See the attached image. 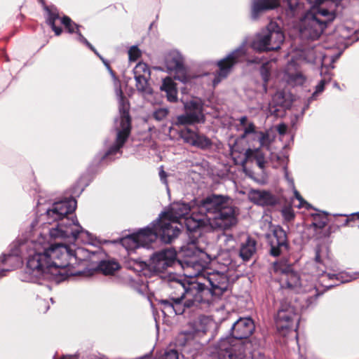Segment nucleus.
<instances>
[{
    "label": "nucleus",
    "mask_w": 359,
    "mask_h": 359,
    "mask_svg": "<svg viewBox=\"0 0 359 359\" xmlns=\"http://www.w3.org/2000/svg\"><path fill=\"white\" fill-rule=\"evenodd\" d=\"M325 80H321L320 82L318 83V85L316 86V91L313 94V97H315L318 94L320 93L323 89L325 86Z\"/></svg>",
    "instance_id": "8fccbe9b"
},
{
    "label": "nucleus",
    "mask_w": 359,
    "mask_h": 359,
    "mask_svg": "<svg viewBox=\"0 0 359 359\" xmlns=\"http://www.w3.org/2000/svg\"><path fill=\"white\" fill-rule=\"evenodd\" d=\"M245 157L247 159L255 158L258 160L259 157H264V154L261 152L259 149H248L245 151Z\"/></svg>",
    "instance_id": "ea45409f"
},
{
    "label": "nucleus",
    "mask_w": 359,
    "mask_h": 359,
    "mask_svg": "<svg viewBox=\"0 0 359 359\" xmlns=\"http://www.w3.org/2000/svg\"><path fill=\"white\" fill-rule=\"evenodd\" d=\"M255 330L250 318H240L231 327L232 336L222 339L216 348L218 359H250L246 352L248 344L242 339L249 337Z\"/></svg>",
    "instance_id": "20e7f679"
},
{
    "label": "nucleus",
    "mask_w": 359,
    "mask_h": 359,
    "mask_svg": "<svg viewBox=\"0 0 359 359\" xmlns=\"http://www.w3.org/2000/svg\"><path fill=\"white\" fill-rule=\"evenodd\" d=\"M283 215L284 218L287 221L291 220L294 217V213L290 208L284 209L283 210Z\"/></svg>",
    "instance_id": "09e8293b"
},
{
    "label": "nucleus",
    "mask_w": 359,
    "mask_h": 359,
    "mask_svg": "<svg viewBox=\"0 0 359 359\" xmlns=\"http://www.w3.org/2000/svg\"><path fill=\"white\" fill-rule=\"evenodd\" d=\"M326 287H332V285H327Z\"/></svg>",
    "instance_id": "6e6d98bb"
},
{
    "label": "nucleus",
    "mask_w": 359,
    "mask_h": 359,
    "mask_svg": "<svg viewBox=\"0 0 359 359\" xmlns=\"http://www.w3.org/2000/svg\"><path fill=\"white\" fill-rule=\"evenodd\" d=\"M128 267L140 276H149L153 273L150 264L142 261L132 260L128 263Z\"/></svg>",
    "instance_id": "cd10ccee"
},
{
    "label": "nucleus",
    "mask_w": 359,
    "mask_h": 359,
    "mask_svg": "<svg viewBox=\"0 0 359 359\" xmlns=\"http://www.w3.org/2000/svg\"><path fill=\"white\" fill-rule=\"evenodd\" d=\"M60 359H77L76 355H63Z\"/></svg>",
    "instance_id": "864d4df0"
},
{
    "label": "nucleus",
    "mask_w": 359,
    "mask_h": 359,
    "mask_svg": "<svg viewBox=\"0 0 359 359\" xmlns=\"http://www.w3.org/2000/svg\"><path fill=\"white\" fill-rule=\"evenodd\" d=\"M107 68L115 81V91L119 104L120 119L116 120V138L114 145L109 149L107 155L116 154L123 146L130 133V118L128 114L129 104L123 96L119 81L114 76L109 65Z\"/></svg>",
    "instance_id": "423d86ee"
},
{
    "label": "nucleus",
    "mask_w": 359,
    "mask_h": 359,
    "mask_svg": "<svg viewBox=\"0 0 359 359\" xmlns=\"http://www.w3.org/2000/svg\"><path fill=\"white\" fill-rule=\"evenodd\" d=\"M285 177L290 185L292 187L294 197L298 201V204H294V205L298 208H305L306 209H309L311 208V205L304 201L299 193L294 189V182L288 177L287 173L285 174Z\"/></svg>",
    "instance_id": "72a5a7b5"
},
{
    "label": "nucleus",
    "mask_w": 359,
    "mask_h": 359,
    "mask_svg": "<svg viewBox=\"0 0 359 359\" xmlns=\"http://www.w3.org/2000/svg\"><path fill=\"white\" fill-rule=\"evenodd\" d=\"M273 102L278 106L287 108L290 105V95L284 92H277L273 97Z\"/></svg>",
    "instance_id": "2f4dec72"
},
{
    "label": "nucleus",
    "mask_w": 359,
    "mask_h": 359,
    "mask_svg": "<svg viewBox=\"0 0 359 359\" xmlns=\"http://www.w3.org/2000/svg\"><path fill=\"white\" fill-rule=\"evenodd\" d=\"M48 11V17L47 18L48 23L51 26L53 30L55 32L57 36L60 35L62 32V29L60 27L55 26V20L59 18L58 14L52 12L49 10Z\"/></svg>",
    "instance_id": "4c0bfd02"
},
{
    "label": "nucleus",
    "mask_w": 359,
    "mask_h": 359,
    "mask_svg": "<svg viewBox=\"0 0 359 359\" xmlns=\"http://www.w3.org/2000/svg\"><path fill=\"white\" fill-rule=\"evenodd\" d=\"M338 54L336 56L330 55L328 53H321L318 50L313 48L308 50L306 52H303L301 54V58L307 62H317L318 60L322 65H325L327 61L334 62L339 56Z\"/></svg>",
    "instance_id": "aec40b11"
},
{
    "label": "nucleus",
    "mask_w": 359,
    "mask_h": 359,
    "mask_svg": "<svg viewBox=\"0 0 359 359\" xmlns=\"http://www.w3.org/2000/svg\"><path fill=\"white\" fill-rule=\"evenodd\" d=\"M180 256L184 258V260H194V259H203L208 258V260L215 259L216 254L205 252L198 250L195 243H189L181 248L180 252Z\"/></svg>",
    "instance_id": "a211bd4d"
},
{
    "label": "nucleus",
    "mask_w": 359,
    "mask_h": 359,
    "mask_svg": "<svg viewBox=\"0 0 359 359\" xmlns=\"http://www.w3.org/2000/svg\"><path fill=\"white\" fill-rule=\"evenodd\" d=\"M267 238L271 246V254L273 256H278L284 250H287L286 233L280 226L274 227L272 233L269 234Z\"/></svg>",
    "instance_id": "dca6fc26"
},
{
    "label": "nucleus",
    "mask_w": 359,
    "mask_h": 359,
    "mask_svg": "<svg viewBox=\"0 0 359 359\" xmlns=\"http://www.w3.org/2000/svg\"><path fill=\"white\" fill-rule=\"evenodd\" d=\"M168 114V110L166 108H160L154 112V117L158 121L164 119Z\"/></svg>",
    "instance_id": "37998d69"
},
{
    "label": "nucleus",
    "mask_w": 359,
    "mask_h": 359,
    "mask_svg": "<svg viewBox=\"0 0 359 359\" xmlns=\"http://www.w3.org/2000/svg\"><path fill=\"white\" fill-rule=\"evenodd\" d=\"M141 56L140 50L135 46H132L128 50L130 61H136Z\"/></svg>",
    "instance_id": "a19ab883"
},
{
    "label": "nucleus",
    "mask_w": 359,
    "mask_h": 359,
    "mask_svg": "<svg viewBox=\"0 0 359 359\" xmlns=\"http://www.w3.org/2000/svg\"><path fill=\"white\" fill-rule=\"evenodd\" d=\"M161 89L166 93L167 99L169 102H175L177 100V88L171 78L166 77L163 79Z\"/></svg>",
    "instance_id": "bb28decb"
},
{
    "label": "nucleus",
    "mask_w": 359,
    "mask_h": 359,
    "mask_svg": "<svg viewBox=\"0 0 359 359\" xmlns=\"http://www.w3.org/2000/svg\"><path fill=\"white\" fill-rule=\"evenodd\" d=\"M159 177H160L161 182L165 185L166 189H167L168 192L169 193L170 190H169V187H168V182H167V179H166L167 174L163 170V168L162 166L160 168Z\"/></svg>",
    "instance_id": "de8ad7c7"
},
{
    "label": "nucleus",
    "mask_w": 359,
    "mask_h": 359,
    "mask_svg": "<svg viewBox=\"0 0 359 359\" xmlns=\"http://www.w3.org/2000/svg\"><path fill=\"white\" fill-rule=\"evenodd\" d=\"M214 324L212 318L208 316H200L193 322V328L196 332H205Z\"/></svg>",
    "instance_id": "c756f323"
},
{
    "label": "nucleus",
    "mask_w": 359,
    "mask_h": 359,
    "mask_svg": "<svg viewBox=\"0 0 359 359\" xmlns=\"http://www.w3.org/2000/svg\"><path fill=\"white\" fill-rule=\"evenodd\" d=\"M336 17L334 8L327 9L320 7L307 12L301 20L299 31L304 38L316 39L322 34L327 23Z\"/></svg>",
    "instance_id": "39448f33"
},
{
    "label": "nucleus",
    "mask_w": 359,
    "mask_h": 359,
    "mask_svg": "<svg viewBox=\"0 0 359 359\" xmlns=\"http://www.w3.org/2000/svg\"><path fill=\"white\" fill-rule=\"evenodd\" d=\"M161 222V233L163 241L171 242L176 238L184 224L189 231L199 227L207 229H226L236 224L235 210L230 200L221 195H211L191 203L177 202L158 219Z\"/></svg>",
    "instance_id": "f03ea898"
},
{
    "label": "nucleus",
    "mask_w": 359,
    "mask_h": 359,
    "mask_svg": "<svg viewBox=\"0 0 359 359\" xmlns=\"http://www.w3.org/2000/svg\"><path fill=\"white\" fill-rule=\"evenodd\" d=\"M248 197L251 201L259 205H267L274 202L272 195L266 191L251 190Z\"/></svg>",
    "instance_id": "b1692460"
},
{
    "label": "nucleus",
    "mask_w": 359,
    "mask_h": 359,
    "mask_svg": "<svg viewBox=\"0 0 359 359\" xmlns=\"http://www.w3.org/2000/svg\"><path fill=\"white\" fill-rule=\"evenodd\" d=\"M165 66L168 71L175 72L177 74H182V76L177 75L175 76L176 79H178L183 83L188 81L187 77L184 75V70L183 67V60L182 55L176 51H173L168 54L165 57Z\"/></svg>",
    "instance_id": "f3484780"
},
{
    "label": "nucleus",
    "mask_w": 359,
    "mask_h": 359,
    "mask_svg": "<svg viewBox=\"0 0 359 359\" xmlns=\"http://www.w3.org/2000/svg\"><path fill=\"white\" fill-rule=\"evenodd\" d=\"M184 107L186 113L177 117L175 125H191L204 121L203 103L200 99H193L184 102Z\"/></svg>",
    "instance_id": "9d476101"
},
{
    "label": "nucleus",
    "mask_w": 359,
    "mask_h": 359,
    "mask_svg": "<svg viewBox=\"0 0 359 359\" xmlns=\"http://www.w3.org/2000/svg\"><path fill=\"white\" fill-rule=\"evenodd\" d=\"M283 79L292 86L302 85L306 79L302 73L297 68L294 62H290L284 72Z\"/></svg>",
    "instance_id": "4be33fe9"
},
{
    "label": "nucleus",
    "mask_w": 359,
    "mask_h": 359,
    "mask_svg": "<svg viewBox=\"0 0 359 359\" xmlns=\"http://www.w3.org/2000/svg\"><path fill=\"white\" fill-rule=\"evenodd\" d=\"M256 161H257V163L258 166L260 168H263L264 167V165H265L264 157H259L258 160H256Z\"/></svg>",
    "instance_id": "603ef678"
},
{
    "label": "nucleus",
    "mask_w": 359,
    "mask_h": 359,
    "mask_svg": "<svg viewBox=\"0 0 359 359\" xmlns=\"http://www.w3.org/2000/svg\"><path fill=\"white\" fill-rule=\"evenodd\" d=\"M222 241L224 242L222 250L230 252L235 249L236 241L231 235H224Z\"/></svg>",
    "instance_id": "e433bc0d"
},
{
    "label": "nucleus",
    "mask_w": 359,
    "mask_h": 359,
    "mask_svg": "<svg viewBox=\"0 0 359 359\" xmlns=\"http://www.w3.org/2000/svg\"><path fill=\"white\" fill-rule=\"evenodd\" d=\"M203 280L210 286L209 290L214 300L226 291L229 286V280L226 275L218 271L207 272Z\"/></svg>",
    "instance_id": "ddd939ff"
},
{
    "label": "nucleus",
    "mask_w": 359,
    "mask_h": 359,
    "mask_svg": "<svg viewBox=\"0 0 359 359\" xmlns=\"http://www.w3.org/2000/svg\"><path fill=\"white\" fill-rule=\"evenodd\" d=\"M76 201L74 198L55 203L44 215L34 219L29 226L32 236L29 240L19 244V249L13 250L0 257L4 268L0 269V276L5 271H11L22 264L20 254L29 250L26 274L27 281L45 278L60 282L69 276L79 274L76 268L88 261L93 254L83 248H73L65 244L50 245L43 236L48 233L53 239H70L90 236L75 219H70L67 215L74 212Z\"/></svg>",
    "instance_id": "f257e3e1"
},
{
    "label": "nucleus",
    "mask_w": 359,
    "mask_h": 359,
    "mask_svg": "<svg viewBox=\"0 0 359 359\" xmlns=\"http://www.w3.org/2000/svg\"><path fill=\"white\" fill-rule=\"evenodd\" d=\"M251 46L254 50L257 51H269L266 29L255 35L251 43Z\"/></svg>",
    "instance_id": "393cba45"
},
{
    "label": "nucleus",
    "mask_w": 359,
    "mask_h": 359,
    "mask_svg": "<svg viewBox=\"0 0 359 359\" xmlns=\"http://www.w3.org/2000/svg\"><path fill=\"white\" fill-rule=\"evenodd\" d=\"M269 65L270 63L267 62L263 65L261 68V75L265 83L269 79Z\"/></svg>",
    "instance_id": "a18cd8bd"
},
{
    "label": "nucleus",
    "mask_w": 359,
    "mask_h": 359,
    "mask_svg": "<svg viewBox=\"0 0 359 359\" xmlns=\"http://www.w3.org/2000/svg\"><path fill=\"white\" fill-rule=\"evenodd\" d=\"M256 252V241L248 238L246 241L242 243L240 249V257L244 260H249Z\"/></svg>",
    "instance_id": "a878e982"
},
{
    "label": "nucleus",
    "mask_w": 359,
    "mask_h": 359,
    "mask_svg": "<svg viewBox=\"0 0 359 359\" xmlns=\"http://www.w3.org/2000/svg\"><path fill=\"white\" fill-rule=\"evenodd\" d=\"M135 77H150V70L147 64L139 62L133 69Z\"/></svg>",
    "instance_id": "f704fd0d"
},
{
    "label": "nucleus",
    "mask_w": 359,
    "mask_h": 359,
    "mask_svg": "<svg viewBox=\"0 0 359 359\" xmlns=\"http://www.w3.org/2000/svg\"><path fill=\"white\" fill-rule=\"evenodd\" d=\"M161 222L157 219L151 224L150 226L142 229L137 233L126 236L121 239L122 245L128 251L134 250L138 248H149L150 245L156 241L158 236L161 237Z\"/></svg>",
    "instance_id": "0eeeda50"
},
{
    "label": "nucleus",
    "mask_w": 359,
    "mask_h": 359,
    "mask_svg": "<svg viewBox=\"0 0 359 359\" xmlns=\"http://www.w3.org/2000/svg\"><path fill=\"white\" fill-rule=\"evenodd\" d=\"M281 270L280 281L287 287L296 290L297 292H310L316 289V285L309 283L306 275L299 276L290 266H285Z\"/></svg>",
    "instance_id": "6e6552de"
},
{
    "label": "nucleus",
    "mask_w": 359,
    "mask_h": 359,
    "mask_svg": "<svg viewBox=\"0 0 359 359\" xmlns=\"http://www.w3.org/2000/svg\"><path fill=\"white\" fill-rule=\"evenodd\" d=\"M18 243V241L15 243H13V245L15 246Z\"/></svg>",
    "instance_id": "4d7b16f0"
},
{
    "label": "nucleus",
    "mask_w": 359,
    "mask_h": 359,
    "mask_svg": "<svg viewBox=\"0 0 359 359\" xmlns=\"http://www.w3.org/2000/svg\"><path fill=\"white\" fill-rule=\"evenodd\" d=\"M176 252L172 249H165L155 253L150 259L153 272L160 273L172 265H177Z\"/></svg>",
    "instance_id": "f8f14e48"
},
{
    "label": "nucleus",
    "mask_w": 359,
    "mask_h": 359,
    "mask_svg": "<svg viewBox=\"0 0 359 359\" xmlns=\"http://www.w3.org/2000/svg\"><path fill=\"white\" fill-rule=\"evenodd\" d=\"M161 359H179L178 353L175 350L168 351L164 353Z\"/></svg>",
    "instance_id": "49530a36"
},
{
    "label": "nucleus",
    "mask_w": 359,
    "mask_h": 359,
    "mask_svg": "<svg viewBox=\"0 0 359 359\" xmlns=\"http://www.w3.org/2000/svg\"><path fill=\"white\" fill-rule=\"evenodd\" d=\"M277 129L280 135H283L287 131V126L285 124H280L278 126Z\"/></svg>",
    "instance_id": "3c124183"
},
{
    "label": "nucleus",
    "mask_w": 359,
    "mask_h": 359,
    "mask_svg": "<svg viewBox=\"0 0 359 359\" xmlns=\"http://www.w3.org/2000/svg\"><path fill=\"white\" fill-rule=\"evenodd\" d=\"M245 53V50L242 46L231 53L226 57L218 62V75L213 80V84L215 86L218 84L221 79L226 77L232 67L240 60V58L243 56Z\"/></svg>",
    "instance_id": "4468645a"
},
{
    "label": "nucleus",
    "mask_w": 359,
    "mask_h": 359,
    "mask_svg": "<svg viewBox=\"0 0 359 359\" xmlns=\"http://www.w3.org/2000/svg\"><path fill=\"white\" fill-rule=\"evenodd\" d=\"M180 290H183L181 296L163 299L161 303L163 313L182 314L186 309L200 308L204 310L217 309L215 300L211 296L206 283L199 280L178 281L172 283Z\"/></svg>",
    "instance_id": "7ed1b4c3"
},
{
    "label": "nucleus",
    "mask_w": 359,
    "mask_h": 359,
    "mask_svg": "<svg viewBox=\"0 0 359 359\" xmlns=\"http://www.w3.org/2000/svg\"><path fill=\"white\" fill-rule=\"evenodd\" d=\"M254 140H257L259 142L260 147H262L268 148L271 143L269 134L262 131H258V133H255Z\"/></svg>",
    "instance_id": "c9c22d12"
},
{
    "label": "nucleus",
    "mask_w": 359,
    "mask_h": 359,
    "mask_svg": "<svg viewBox=\"0 0 359 359\" xmlns=\"http://www.w3.org/2000/svg\"><path fill=\"white\" fill-rule=\"evenodd\" d=\"M266 29L269 51L279 49L285 39L283 32L274 23L269 24Z\"/></svg>",
    "instance_id": "412c9836"
},
{
    "label": "nucleus",
    "mask_w": 359,
    "mask_h": 359,
    "mask_svg": "<svg viewBox=\"0 0 359 359\" xmlns=\"http://www.w3.org/2000/svg\"><path fill=\"white\" fill-rule=\"evenodd\" d=\"M120 268L119 264L113 260L102 262L99 265V269L104 275H111Z\"/></svg>",
    "instance_id": "7c9ffc66"
},
{
    "label": "nucleus",
    "mask_w": 359,
    "mask_h": 359,
    "mask_svg": "<svg viewBox=\"0 0 359 359\" xmlns=\"http://www.w3.org/2000/svg\"><path fill=\"white\" fill-rule=\"evenodd\" d=\"M61 22L65 26V27L68 29L69 32L72 33L76 32L78 34V40L82 43H86L88 47L90 48L93 50L95 52L93 47L90 43L82 36V34L79 32V27L77 25L72 22L71 19L67 16H64L61 19Z\"/></svg>",
    "instance_id": "c85d7f7f"
},
{
    "label": "nucleus",
    "mask_w": 359,
    "mask_h": 359,
    "mask_svg": "<svg viewBox=\"0 0 359 359\" xmlns=\"http://www.w3.org/2000/svg\"><path fill=\"white\" fill-rule=\"evenodd\" d=\"M180 136L185 143L201 149H208L212 145L210 138L189 128L182 129L180 132Z\"/></svg>",
    "instance_id": "2eb2a0df"
},
{
    "label": "nucleus",
    "mask_w": 359,
    "mask_h": 359,
    "mask_svg": "<svg viewBox=\"0 0 359 359\" xmlns=\"http://www.w3.org/2000/svg\"><path fill=\"white\" fill-rule=\"evenodd\" d=\"M136 81V88L138 91L141 92L144 95L151 94L152 90L148 83V79L149 77H135Z\"/></svg>",
    "instance_id": "473e14b6"
},
{
    "label": "nucleus",
    "mask_w": 359,
    "mask_h": 359,
    "mask_svg": "<svg viewBox=\"0 0 359 359\" xmlns=\"http://www.w3.org/2000/svg\"><path fill=\"white\" fill-rule=\"evenodd\" d=\"M244 133L242 135V137H246L248 135H252V138H255V133H258V131H255V127L253 123H249L243 126Z\"/></svg>",
    "instance_id": "79ce46f5"
},
{
    "label": "nucleus",
    "mask_w": 359,
    "mask_h": 359,
    "mask_svg": "<svg viewBox=\"0 0 359 359\" xmlns=\"http://www.w3.org/2000/svg\"><path fill=\"white\" fill-rule=\"evenodd\" d=\"M210 260L194 259V260L179 261L177 265L182 268L185 280H199L203 281L206 276L207 271H205L206 265Z\"/></svg>",
    "instance_id": "9b49d317"
},
{
    "label": "nucleus",
    "mask_w": 359,
    "mask_h": 359,
    "mask_svg": "<svg viewBox=\"0 0 359 359\" xmlns=\"http://www.w3.org/2000/svg\"><path fill=\"white\" fill-rule=\"evenodd\" d=\"M296 316L294 309L287 304H282L278 311L276 323L278 329H288L291 327V321Z\"/></svg>",
    "instance_id": "6ab92c4d"
},
{
    "label": "nucleus",
    "mask_w": 359,
    "mask_h": 359,
    "mask_svg": "<svg viewBox=\"0 0 359 359\" xmlns=\"http://www.w3.org/2000/svg\"><path fill=\"white\" fill-rule=\"evenodd\" d=\"M240 122L243 126H245L247 123V118L245 116L241 117L240 119Z\"/></svg>",
    "instance_id": "5fc2aeb1"
},
{
    "label": "nucleus",
    "mask_w": 359,
    "mask_h": 359,
    "mask_svg": "<svg viewBox=\"0 0 359 359\" xmlns=\"http://www.w3.org/2000/svg\"><path fill=\"white\" fill-rule=\"evenodd\" d=\"M320 215H316L314 217V222H313V226L318 228H323L327 224V219L325 216H323L322 219L318 220L320 219Z\"/></svg>",
    "instance_id": "c03bdc74"
},
{
    "label": "nucleus",
    "mask_w": 359,
    "mask_h": 359,
    "mask_svg": "<svg viewBox=\"0 0 359 359\" xmlns=\"http://www.w3.org/2000/svg\"><path fill=\"white\" fill-rule=\"evenodd\" d=\"M311 4L314 6L323 4L325 0H307ZM287 5L290 10H295L299 6V0H287Z\"/></svg>",
    "instance_id": "58836bf2"
},
{
    "label": "nucleus",
    "mask_w": 359,
    "mask_h": 359,
    "mask_svg": "<svg viewBox=\"0 0 359 359\" xmlns=\"http://www.w3.org/2000/svg\"><path fill=\"white\" fill-rule=\"evenodd\" d=\"M279 0H254L252 4V16L257 18L259 14L279 6Z\"/></svg>",
    "instance_id": "5701e85b"
},
{
    "label": "nucleus",
    "mask_w": 359,
    "mask_h": 359,
    "mask_svg": "<svg viewBox=\"0 0 359 359\" xmlns=\"http://www.w3.org/2000/svg\"><path fill=\"white\" fill-rule=\"evenodd\" d=\"M315 261L317 264L321 265L318 266V270L315 276H322L323 279L327 278L332 280L334 278L339 280L341 283H346L351 280V278L348 277L346 273H341L339 274H331L325 272V269L331 263L330 257V250L326 245H319L316 250Z\"/></svg>",
    "instance_id": "1a4fd4ad"
}]
</instances>
